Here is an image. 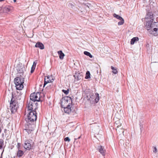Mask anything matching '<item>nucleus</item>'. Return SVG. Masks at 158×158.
<instances>
[{
    "instance_id": "f257e3e1",
    "label": "nucleus",
    "mask_w": 158,
    "mask_h": 158,
    "mask_svg": "<svg viewBox=\"0 0 158 158\" xmlns=\"http://www.w3.org/2000/svg\"><path fill=\"white\" fill-rule=\"evenodd\" d=\"M32 103H28L27 106V117L25 118L26 121L28 122L34 123L37 119V113L36 110H34V108H32Z\"/></svg>"
},
{
    "instance_id": "f03ea898",
    "label": "nucleus",
    "mask_w": 158,
    "mask_h": 158,
    "mask_svg": "<svg viewBox=\"0 0 158 158\" xmlns=\"http://www.w3.org/2000/svg\"><path fill=\"white\" fill-rule=\"evenodd\" d=\"M24 81V78L22 77H17L15 78L14 81L17 89L21 90L23 88Z\"/></svg>"
},
{
    "instance_id": "7ed1b4c3",
    "label": "nucleus",
    "mask_w": 158,
    "mask_h": 158,
    "mask_svg": "<svg viewBox=\"0 0 158 158\" xmlns=\"http://www.w3.org/2000/svg\"><path fill=\"white\" fill-rule=\"evenodd\" d=\"M10 104V108L11 113H15L17 111V109L18 107V102L17 100L15 99L14 95L12 94Z\"/></svg>"
},
{
    "instance_id": "20e7f679",
    "label": "nucleus",
    "mask_w": 158,
    "mask_h": 158,
    "mask_svg": "<svg viewBox=\"0 0 158 158\" xmlns=\"http://www.w3.org/2000/svg\"><path fill=\"white\" fill-rule=\"evenodd\" d=\"M72 100L71 97L69 96H65L61 99V105L62 107L66 106L67 105H72Z\"/></svg>"
},
{
    "instance_id": "39448f33",
    "label": "nucleus",
    "mask_w": 158,
    "mask_h": 158,
    "mask_svg": "<svg viewBox=\"0 0 158 158\" xmlns=\"http://www.w3.org/2000/svg\"><path fill=\"white\" fill-rule=\"evenodd\" d=\"M30 98L32 101L42 102V101L40 99V93L39 92L32 93L31 94Z\"/></svg>"
},
{
    "instance_id": "423d86ee",
    "label": "nucleus",
    "mask_w": 158,
    "mask_h": 158,
    "mask_svg": "<svg viewBox=\"0 0 158 158\" xmlns=\"http://www.w3.org/2000/svg\"><path fill=\"white\" fill-rule=\"evenodd\" d=\"M153 20H148L147 21L146 23L145 26L147 28L148 30L149 31V32L150 31H152V30H153V27H155L154 23L152 24Z\"/></svg>"
},
{
    "instance_id": "0eeeda50",
    "label": "nucleus",
    "mask_w": 158,
    "mask_h": 158,
    "mask_svg": "<svg viewBox=\"0 0 158 158\" xmlns=\"http://www.w3.org/2000/svg\"><path fill=\"white\" fill-rule=\"evenodd\" d=\"M31 140H27L25 141L23 144V147L25 149L28 150H30L32 146L31 143Z\"/></svg>"
},
{
    "instance_id": "6e6552de",
    "label": "nucleus",
    "mask_w": 158,
    "mask_h": 158,
    "mask_svg": "<svg viewBox=\"0 0 158 158\" xmlns=\"http://www.w3.org/2000/svg\"><path fill=\"white\" fill-rule=\"evenodd\" d=\"M17 69L18 73L19 74L20 77H22L23 75L24 71H25V68L24 66L18 65L17 66Z\"/></svg>"
},
{
    "instance_id": "1a4fd4ad",
    "label": "nucleus",
    "mask_w": 158,
    "mask_h": 158,
    "mask_svg": "<svg viewBox=\"0 0 158 158\" xmlns=\"http://www.w3.org/2000/svg\"><path fill=\"white\" fill-rule=\"evenodd\" d=\"M155 25H156V27H153V30L152 31H150L149 32L151 34H153L154 35H158V23L154 22Z\"/></svg>"
},
{
    "instance_id": "9d476101",
    "label": "nucleus",
    "mask_w": 158,
    "mask_h": 158,
    "mask_svg": "<svg viewBox=\"0 0 158 158\" xmlns=\"http://www.w3.org/2000/svg\"><path fill=\"white\" fill-rule=\"evenodd\" d=\"M113 16L114 17L116 18L117 19L120 20V21L118 23V25H123L124 22V19L120 16L114 13L113 14Z\"/></svg>"
},
{
    "instance_id": "9b49d317",
    "label": "nucleus",
    "mask_w": 158,
    "mask_h": 158,
    "mask_svg": "<svg viewBox=\"0 0 158 158\" xmlns=\"http://www.w3.org/2000/svg\"><path fill=\"white\" fill-rule=\"evenodd\" d=\"M53 79L52 76H47V78H45L44 81V87L48 83L50 82H52L53 81Z\"/></svg>"
},
{
    "instance_id": "f8f14e48",
    "label": "nucleus",
    "mask_w": 158,
    "mask_h": 158,
    "mask_svg": "<svg viewBox=\"0 0 158 158\" xmlns=\"http://www.w3.org/2000/svg\"><path fill=\"white\" fill-rule=\"evenodd\" d=\"M84 93L83 94V95L84 96L85 98H86L87 100H90V94L92 92H90L88 89H86L84 91Z\"/></svg>"
},
{
    "instance_id": "ddd939ff",
    "label": "nucleus",
    "mask_w": 158,
    "mask_h": 158,
    "mask_svg": "<svg viewBox=\"0 0 158 158\" xmlns=\"http://www.w3.org/2000/svg\"><path fill=\"white\" fill-rule=\"evenodd\" d=\"M13 7L12 6H5L2 7V10L3 12L5 13H8L13 9Z\"/></svg>"
},
{
    "instance_id": "4468645a",
    "label": "nucleus",
    "mask_w": 158,
    "mask_h": 158,
    "mask_svg": "<svg viewBox=\"0 0 158 158\" xmlns=\"http://www.w3.org/2000/svg\"><path fill=\"white\" fill-rule=\"evenodd\" d=\"M98 149L99 152L103 156H104L105 155L106 151L104 147L102 146H99L98 147Z\"/></svg>"
},
{
    "instance_id": "2eb2a0df",
    "label": "nucleus",
    "mask_w": 158,
    "mask_h": 158,
    "mask_svg": "<svg viewBox=\"0 0 158 158\" xmlns=\"http://www.w3.org/2000/svg\"><path fill=\"white\" fill-rule=\"evenodd\" d=\"M27 123L25 126V128L28 129L32 130V131H33L34 130L35 125L34 124H31L29 123Z\"/></svg>"
},
{
    "instance_id": "dca6fc26",
    "label": "nucleus",
    "mask_w": 158,
    "mask_h": 158,
    "mask_svg": "<svg viewBox=\"0 0 158 158\" xmlns=\"http://www.w3.org/2000/svg\"><path fill=\"white\" fill-rule=\"evenodd\" d=\"M72 105H67L66 106H64V111L65 113L69 114L71 112V108Z\"/></svg>"
},
{
    "instance_id": "f3484780",
    "label": "nucleus",
    "mask_w": 158,
    "mask_h": 158,
    "mask_svg": "<svg viewBox=\"0 0 158 158\" xmlns=\"http://www.w3.org/2000/svg\"><path fill=\"white\" fill-rule=\"evenodd\" d=\"M153 14L151 12L147 13L145 18L147 19H149L150 20H153Z\"/></svg>"
},
{
    "instance_id": "a211bd4d",
    "label": "nucleus",
    "mask_w": 158,
    "mask_h": 158,
    "mask_svg": "<svg viewBox=\"0 0 158 158\" xmlns=\"http://www.w3.org/2000/svg\"><path fill=\"white\" fill-rule=\"evenodd\" d=\"M36 48H38L41 49H43L44 48V44L40 42H37L35 45Z\"/></svg>"
},
{
    "instance_id": "6ab92c4d",
    "label": "nucleus",
    "mask_w": 158,
    "mask_h": 158,
    "mask_svg": "<svg viewBox=\"0 0 158 158\" xmlns=\"http://www.w3.org/2000/svg\"><path fill=\"white\" fill-rule=\"evenodd\" d=\"M116 131L117 132H118L120 135L121 134V133H123L124 132L123 129L121 126H117Z\"/></svg>"
},
{
    "instance_id": "aec40b11",
    "label": "nucleus",
    "mask_w": 158,
    "mask_h": 158,
    "mask_svg": "<svg viewBox=\"0 0 158 158\" xmlns=\"http://www.w3.org/2000/svg\"><path fill=\"white\" fill-rule=\"evenodd\" d=\"M57 53L59 55V57L60 59L62 60L65 56L64 54L62 52L61 50L58 51Z\"/></svg>"
},
{
    "instance_id": "412c9836",
    "label": "nucleus",
    "mask_w": 158,
    "mask_h": 158,
    "mask_svg": "<svg viewBox=\"0 0 158 158\" xmlns=\"http://www.w3.org/2000/svg\"><path fill=\"white\" fill-rule=\"evenodd\" d=\"M35 102V101H32L31 102L30 101L29 103L31 102L32 103V108H34V110H36L38 108L37 107L38 103L37 102Z\"/></svg>"
},
{
    "instance_id": "4be33fe9",
    "label": "nucleus",
    "mask_w": 158,
    "mask_h": 158,
    "mask_svg": "<svg viewBox=\"0 0 158 158\" xmlns=\"http://www.w3.org/2000/svg\"><path fill=\"white\" fill-rule=\"evenodd\" d=\"M139 40V38L138 37H135L133 38L130 41L131 44L132 45L135 42Z\"/></svg>"
},
{
    "instance_id": "5701e85b",
    "label": "nucleus",
    "mask_w": 158,
    "mask_h": 158,
    "mask_svg": "<svg viewBox=\"0 0 158 158\" xmlns=\"http://www.w3.org/2000/svg\"><path fill=\"white\" fill-rule=\"evenodd\" d=\"M24 154V152L23 151L19 150H18L17 152V156L19 157H20L22 156Z\"/></svg>"
},
{
    "instance_id": "b1692460",
    "label": "nucleus",
    "mask_w": 158,
    "mask_h": 158,
    "mask_svg": "<svg viewBox=\"0 0 158 158\" xmlns=\"http://www.w3.org/2000/svg\"><path fill=\"white\" fill-rule=\"evenodd\" d=\"M23 131L24 133H27L28 135H29L32 131V130L28 129L25 128L23 129Z\"/></svg>"
},
{
    "instance_id": "393cba45",
    "label": "nucleus",
    "mask_w": 158,
    "mask_h": 158,
    "mask_svg": "<svg viewBox=\"0 0 158 158\" xmlns=\"http://www.w3.org/2000/svg\"><path fill=\"white\" fill-rule=\"evenodd\" d=\"M4 145V141L2 139H0V149H2Z\"/></svg>"
},
{
    "instance_id": "a878e982",
    "label": "nucleus",
    "mask_w": 158,
    "mask_h": 158,
    "mask_svg": "<svg viewBox=\"0 0 158 158\" xmlns=\"http://www.w3.org/2000/svg\"><path fill=\"white\" fill-rule=\"evenodd\" d=\"M111 69L112 70V72L114 74H116L118 73V72L116 69L114 67L112 66H111Z\"/></svg>"
},
{
    "instance_id": "bb28decb",
    "label": "nucleus",
    "mask_w": 158,
    "mask_h": 158,
    "mask_svg": "<svg viewBox=\"0 0 158 158\" xmlns=\"http://www.w3.org/2000/svg\"><path fill=\"white\" fill-rule=\"evenodd\" d=\"M84 53L85 55L89 56L90 58H92L93 57L92 55L89 52L87 51H85L84 52Z\"/></svg>"
},
{
    "instance_id": "cd10ccee",
    "label": "nucleus",
    "mask_w": 158,
    "mask_h": 158,
    "mask_svg": "<svg viewBox=\"0 0 158 158\" xmlns=\"http://www.w3.org/2000/svg\"><path fill=\"white\" fill-rule=\"evenodd\" d=\"M79 73L77 74L76 73L75 75L73 76L75 77V82H76V81H77L79 79Z\"/></svg>"
},
{
    "instance_id": "c85d7f7f",
    "label": "nucleus",
    "mask_w": 158,
    "mask_h": 158,
    "mask_svg": "<svg viewBox=\"0 0 158 158\" xmlns=\"http://www.w3.org/2000/svg\"><path fill=\"white\" fill-rule=\"evenodd\" d=\"M90 73L89 71H87L86 73V76L85 78L86 79H88L90 78Z\"/></svg>"
},
{
    "instance_id": "c756f323",
    "label": "nucleus",
    "mask_w": 158,
    "mask_h": 158,
    "mask_svg": "<svg viewBox=\"0 0 158 158\" xmlns=\"http://www.w3.org/2000/svg\"><path fill=\"white\" fill-rule=\"evenodd\" d=\"M96 98L95 99V102H96V103H97L99 100V94L98 93H96L95 94Z\"/></svg>"
},
{
    "instance_id": "7c9ffc66",
    "label": "nucleus",
    "mask_w": 158,
    "mask_h": 158,
    "mask_svg": "<svg viewBox=\"0 0 158 158\" xmlns=\"http://www.w3.org/2000/svg\"><path fill=\"white\" fill-rule=\"evenodd\" d=\"M62 92H63L64 94H65L66 95L68 94L69 92V89H67V90H65L64 89H63L62 90Z\"/></svg>"
},
{
    "instance_id": "2f4dec72",
    "label": "nucleus",
    "mask_w": 158,
    "mask_h": 158,
    "mask_svg": "<svg viewBox=\"0 0 158 158\" xmlns=\"http://www.w3.org/2000/svg\"><path fill=\"white\" fill-rule=\"evenodd\" d=\"M90 96H91V97H90V101H91V100L93 99L94 98V95L93 93H92L90 94Z\"/></svg>"
},
{
    "instance_id": "473e14b6",
    "label": "nucleus",
    "mask_w": 158,
    "mask_h": 158,
    "mask_svg": "<svg viewBox=\"0 0 158 158\" xmlns=\"http://www.w3.org/2000/svg\"><path fill=\"white\" fill-rule=\"evenodd\" d=\"M64 140L65 141H68L69 142L70 141V139L68 137L65 138Z\"/></svg>"
},
{
    "instance_id": "72a5a7b5",
    "label": "nucleus",
    "mask_w": 158,
    "mask_h": 158,
    "mask_svg": "<svg viewBox=\"0 0 158 158\" xmlns=\"http://www.w3.org/2000/svg\"><path fill=\"white\" fill-rule=\"evenodd\" d=\"M20 143H18L17 147L18 150H19L20 149Z\"/></svg>"
},
{
    "instance_id": "f704fd0d",
    "label": "nucleus",
    "mask_w": 158,
    "mask_h": 158,
    "mask_svg": "<svg viewBox=\"0 0 158 158\" xmlns=\"http://www.w3.org/2000/svg\"><path fill=\"white\" fill-rule=\"evenodd\" d=\"M153 148H154V150L153 151V152H154L156 153L157 151V148H156V147H154Z\"/></svg>"
},
{
    "instance_id": "c9c22d12",
    "label": "nucleus",
    "mask_w": 158,
    "mask_h": 158,
    "mask_svg": "<svg viewBox=\"0 0 158 158\" xmlns=\"http://www.w3.org/2000/svg\"><path fill=\"white\" fill-rule=\"evenodd\" d=\"M37 60H35L34 62H33V65H35V66H36V64H37Z\"/></svg>"
},
{
    "instance_id": "e433bc0d",
    "label": "nucleus",
    "mask_w": 158,
    "mask_h": 158,
    "mask_svg": "<svg viewBox=\"0 0 158 158\" xmlns=\"http://www.w3.org/2000/svg\"><path fill=\"white\" fill-rule=\"evenodd\" d=\"M35 69H34V68H31V73H33V72L34 71Z\"/></svg>"
},
{
    "instance_id": "4c0bfd02",
    "label": "nucleus",
    "mask_w": 158,
    "mask_h": 158,
    "mask_svg": "<svg viewBox=\"0 0 158 158\" xmlns=\"http://www.w3.org/2000/svg\"><path fill=\"white\" fill-rule=\"evenodd\" d=\"M35 66H36L33 65L32 66V67H31V68H34V69H35Z\"/></svg>"
},
{
    "instance_id": "58836bf2",
    "label": "nucleus",
    "mask_w": 158,
    "mask_h": 158,
    "mask_svg": "<svg viewBox=\"0 0 158 158\" xmlns=\"http://www.w3.org/2000/svg\"><path fill=\"white\" fill-rule=\"evenodd\" d=\"M6 131H7L6 129H5L4 130V133H6Z\"/></svg>"
},
{
    "instance_id": "ea45409f",
    "label": "nucleus",
    "mask_w": 158,
    "mask_h": 158,
    "mask_svg": "<svg viewBox=\"0 0 158 158\" xmlns=\"http://www.w3.org/2000/svg\"><path fill=\"white\" fill-rule=\"evenodd\" d=\"M3 151H4V149L3 150V152H2V154H1L2 155V154L3 153ZM0 158H2V155H1V156Z\"/></svg>"
},
{
    "instance_id": "a19ab883",
    "label": "nucleus",
    "mask_w": 158,
    "mask_h": 158,
    "mask_svg": "<svg viewBox=\"0 0 158 158\" xmlns=\"http://www.w3.org/2000/svg\"><path fill=\"white\" fill-rule=\"evenodd\" d=\"M1 131H2V130L1 129V127H0V133L1 132Z\"/></svg>"
},
{
    "instance_id": "79ce46f5",
    "label": "nucleus",
    "mask_w": 158,
    "mask_h": 158,
    "mask_svg": "<svg viewBox=\"0 0 158 158\" xmlns=\"http://www.w3.org/2000/svg\"><path fill=\"white\" fill-rule=\"evenodd\" d=\"M16 1V0H14V2H15Z\"/></svg>"
},
{
    "instance_id": "37998d69",
    "label": "nucleus",
    "mask_w": 158,
    "mask_h": 158,
    "mask_svg": "<svg viewBox=\"0 0 158 158\" xmlns=\"http://www.w3.org/2000/svg\"><path fill=\"white\" fill-rule=\"evenodd\" d=\"M2 135H4V134L3 133L2 134Z\"/></svg>"
},
{
    "instance_id": "c03bdc74",
    "label": "nucleus",
    "mask_w": 158,
    "mask_h": 158,
    "mask_svg": "<svg viewBox=\"0 0 158 158\" xmlns=\"http://www.w3.org/2000/svg\"><path fill=\"white\" fill-rule=\"evenodd\" d=\"M76 139H75V140H76Z\"/></svg>"
}]
</instances>
